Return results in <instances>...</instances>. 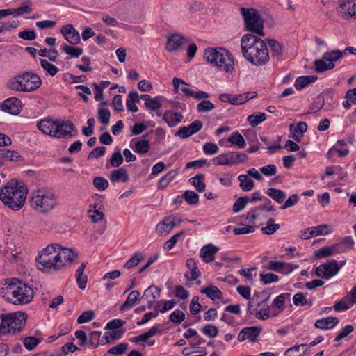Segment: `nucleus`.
Returning <instances> with one entry per match:
<instances>
[{"label":"nucleus","instance_id":"obj_60","mask_svg":"<svg viewBox=\"0 0 356 356\" xmlns=\"http://www.w3.org/2000/svg\"><path fill=\"white\" fill-rule=\"evenodd\" d=\"M101 337V332L98 331H94L88 335V346L96 348L99 345V341Z\"/></svg>","mask_w":356,"mask_h":356},{"label":"nucleus","instance_id":"obj_57","mask_svg":"<svg viewBox=\"0 0 356 356\" xmlns=\"http://www.w3.org/2000/svg\"><path fill=\"white\" fill-rule=\"evenodd\" d=\"M328 228V225H320L316 227H313L310 228V235L314 236L325 235L327 234L329 232L327 230Z\"/></svg>","mask_w":356,"mask_h":356},{"label":"nucleus","instance_id":"obj_50","mask_svg":"<svg viewBox=\"0 0 356 356\" xmlns=\"http://www.w3.org/2000/svg\"><path fill=\"white\" fill-rule=\"evenodd\" d=\"M0 158L8 160L10 161H19L22 156L15 151L3 150L0 152Z\"/></svg>","mask_w":356,"mask_h":356},{"label":"nucleus","instance_id":"obj_45","mask_svg":"<svg viewBox=\"0 0 356 356\" xmlns=\"http://www.w3.org/2000/svg\"><path fill=\"white\" fill-rule=\"evenodd\" d=\"M230 155L232 153L229 152L220 154L213 159V163L217 165H232Z\"/></svg>","mask_w":356,"mask_h":356},{"label":"nucleus","instance_id":"obj_19","mask_svg":"<svg viewBox=\"0 0 356 356\" xmlns=\"http://www.w3.org/2000/svg\"><path fill=\"white\" fill-rule=\"evenodd\" d=\"M307 125L305 122H300L296 125L291 124L289 126V138H291L299 143L300 142L304 134L307 131Z\"/></svg>","mask_w":356,"mask_h":356},{"label":"nucleus","instance_id":"obj_10","mask_svg":"<svg viewBox=\"0 0 356 356\" xmlns=\"http://www.w3.org/2000/svg\"><path fill=\"white\" fill-rule=\"evenodd\" d=\"M54 137L56 138L68 139L77 134V129L70 120L63 121L57 120Z\"/></svg>","mask_w":356,"mask_h":356},{"label":"nucleus","instance_id":"obj_64","mask_svg":"<svg viewBox=\"0 0 356 356\" xmlns=\"http://www.w3.org/2000/svg\"><path fill=\"white\" fill-rule=\"evenodd\" d=\"M110 111L106 108H99L98 111V119L103 124H107L110 120Z\"/></svg>","mask_w":356,"mask_h":356},{"label":"nucleus","instance_id":"obj_55","mask_svg":"<svg viewBox=\"0 0 356 356\" xmlns=\"http://www.w3.org/2000/svg\"><path fill=\"white\" fill-rule=\"evenodd\" d=\"M40 65L42 67L44 68L51 76H55L58 72V68L54 65L48 62L47 60L41 59Z\"/></svg>","mask_w":356,"mask_h":356},{"label":"nucleus","instance_id":"obj_29","mask_svg":"<svg viewBox=\"0 0 356 356\" xmlns=\"http://www.w3.org/2000/svg\"><path fill=\"white\" fill-rule=\"evenodd\" d=\"M183 115L179 112H173L168 111L164 113L163 115V120L168 124L169 127H174L177 123L181 121Z\"/></svg>","mask_w":356,"mask_h":356},{"label":"nucleus","instance_id":"obj_28","mask_svg":"<svg viewBox=\"0 0 356 356\" xmlns=\"http://www.w3.org/2000/svg\"><path fill=\"white\" fill-rule=\"evenodd\" d=\"M110 181L112 183H117L122 181L127 182L129 177L127 170L124 168H120L117 170H113L109 176Z\"/></svg>","mask_w":356,"mask_h":356},{"label":"nucleus","instance_id":"obj_31","mask_svg":"<svg viewBox=\"0 0 356 356\" xmlns=\"http://www.w3.org/2000/svg\"><path fill=\"white\" fill-rule=\"evenodd\" d=\"M266 45L268 44L270 48L272 56L280 58L283 54V47L282 44L275 39L267 38L265 40Z\"/></svg>","mask_w":356,"mask_h":356},{"label":"nucleus","instance_id":"obj_14","mask_svg":"<svg viewBox=\"0 0 356 356\" xmlns=\"http://www.w3.org/2000/svg\"><path fill=\"white\" fill-rule=\"evenodd\" d=\"M20 76L23 86L29 88L27 92L35 91L41 86V79L36 74L26 72Z\"/></svg>","mask_w":356,"mask_h":356},{"label":"nucleus","instance_id":"obj_51","mask_svg":"<svg viewBox=\"0 0 356 356\" xmlns=\"http://www.w3.org/2000/svg\"><path fill=\"white\" fill-rule=\"evenodd\" d=\"M63 51L71 57L78 58L83 54V49L79 47H74L65 44L62 47Z\"/></svg>","mask_w":356,"mask_h":356},{"label":"nucleus","instance_id":"obj_6","mask_svg":"<svg viewBox=\"0 0 356 356\" xmlns=\"http://www.w3.org/2000/svg\"><path fill=\"white\" fill-rule=\"evenodd\" d=\"M31 205L38 212L47 213L58 205V200L53 191L40 188L31 193Z\"/></svg>","mask_w":356,"mask_h":356},{"label":"nucleus","instance_id":"obj_21","mask_svg":"<svg viewBox=\"0 0 356 356\" xmlns=\"http://www.w3.org/2000/svg\"><path fill=\"white\" fill-rule=\"evenodd\" d=\"M177 225L175 221V216H170L165 217L161 222H159L156 227V232L159 234H167L170 230Z\"/></svg>","mask_w":356,"mask_h":356},{"label":"nucleus","instance_id":"obj_63","mask_svg":"<svg viewBox=\"0 0 356 356\" xmlns=\"http://www.w3.org/2000/svg\"><path fill=\"white\" fill-rule=\"evenodd\" d=\"M202 305L199 303L198 296H194L189 305L190 312L193 315H195L201 310Z\"/></svg>","mask_w":356,"mask_h":356},{"label":"nucleus","instance_id":"obj_23","mask_svg":"<svg viewBox=\"0 0 356 356\" xmlns=\"http://www.w3.org/2000/svg\"><path fill=\"white\" fill-rule=\"evenodd\" d=\"M57 120L43 119L37 123V127L44 134L54 137Z\"/></svg>","mask_w":356,"mask_h":356},{"label":"nucleus","instance_id":"obj_35","mask_svg":"<svg viewBox=\"0 0 356 356\" xmlns=\"http://www.w3.org/2000/svg\"><path fill=\"white\" fill-rule=\"evenodd\" d=\"M257 306L260 307L259 310H256L255 317L258 319L266 320L269 318V307L267 305V300H263L261 302H257Z\"/></svg>","mask_w":356,"mask_h":356},{"label":"nucleus","instance_id":"obj_49","mask_svg":"<svg viewBox=\"0 0 356 356\" xmlns=\"http://www.w3.org/2000/svg\"><path fill=\"white\" fill-rule=\"evenodd\" d=\"M227 140L232 145H237L241 148H243L245 146V141L242 135L238 132L232 134Z\"/></svg>","mask_w":356,"mask_h":356},{"label":"nucleus","instance_id":"obj_26","mask_svg":"<svg viewBox=\"0 0 356 356\" xmlns=\"http://www.w3.org/2000/svg\"><path fill=\"white\" fill-rule=\"evenodd\" d=\"M141 298L138 291L134 290L129 293L125 302L120 306V311L122 312L133 307Z\"/></svg>","mask_w":356,"mask_h":356},{"label":"nucleus","instance_id":"obj_62","mask_svg":"<svg viewBox=\"0 0 356 356\" xmlns=\"http://www.w3.org/2000/svg\"><path fill=\"white\" fill-rule=\"evenodd\" d=\"M123 162V157L120 152H114L110 159L111 167H119Z\"/></svg>","mask_w":356,"mask_h":356},{"label":"nucleus","instance_id":"obj_40","mask_svg":"<svg viewBox=\"0 0 356 356\" xmlns=\"http://www.w3.org/2000/svg\"><path fill=\"white\" fill-rule=\"evenodd\" d=\"M139 100V96L136 92H130L128 95V99L127 100V109L131 112H137L138 107L136 106V103Z\"/></svg>","mask_w":356,"mask_h":356},{"label":"nucleus","instance_id":"obj_4","mask_svg":"<svg viewBox=\"0 0 356 356\" xmlns=\"http://www.w3.org/2000/svg\"><path fill=\"white\" fill-rule=\"evenodd\" d=\"M28 194L26 185L15 179L10 180L0 188V200L13 211H19L25 204Z\"/></svg>","mask_w":356,"mask_h":356},{"label":"nucleus","instance_id":"obj_59","mask_svg":"<svg viewBox=\"0 0 356 356\" xmlns=\"http://www.w3.org/2000/svg\"><path fill=\"white\" fill-rule=\"evenodd\" d=\"M184 232L181 231L172 236L169 240H168L164 244V249L167 251L170 250L177 243L180 236L184 234Z\"/></svg>","mask_w":356,"mask_h":356},{"label":"nucleus","instance_id":"obj_48","mask_svg":"<svg viewBox=\"0 0 356 356\" xmlns=\"http://www.w3.org/2000/svg\"><path fill=\"white\" fill-rule=\"evenodd\" d=\"M162 99L160 96L153 97L149 102H145V106L149 110L157 111L162 106Z\"/></svg>","mask_w":356,"mask_h":356},{"label":"nucleus","instance_id":"obj_32","mask_svg":"<svg viewBox=\"0 0 356 356\" xmlns=\"http://www.w3.org/2000/svg\"><path fill=\"white\" fill-rule=\"evenodd\" d=\"M307 346L306 343L294 346L287 349L284 356H304L308 350Z\"/></svg>","mask_w":356,"mask_h":356},{"label":"nucleus","instance_id":"obj_18","mask_svg":"<svg viewBox=\"0 0 356 356\" xmlns=\"http://www.w3.org/2000/svg\"><path fill=\"white\" fill-rule=\"evenodd\" d=\"M161 294V289L154 285L149 286L146 289L141 298L146 300L147 302V308L151 309L154 303L159 298Z\"/></svg>","mask_w":356,"mask_h":356},{"label":"nucleus","instance_id":"obj_47","mask_svg":"<svg viewBox=\"0 0 356 356\" xmlns=\"http://www.w3.org/2000/svg\"><path fill=\"white\" fill-rule=\"evenodd\" d=\"M182 197L184 198L185 201L191 205H195L199 202V195L197 193L194 192L193 191L187 190L186 191Z\"/></svg>","mask_w":356,"mask_h":356},{"label":"nucleus","instance_id":"obj_61","mask_svg":"<svg viewBox=\"0 0 356 356\" xmlns=\"http://www.w3.org/2000/svg\"><path fill=\"white\" fill-rule=\"evenodd\" d=\"M202 332L204 334L207 335L209 337L213 338L216 337L218 334V329L216 326L207 324L204 325L202 328Z\"/></svg>","mask_w":356,"mask_h":356},{"label":"nucleus","instance_id":"obj_7","mask_svg":"<svg viewBox=\"0 0 356 356\" xmlns=\"http://www.w3.org/2000/svg\"><path fill=\"white\" fill-rule=\"evenodd\" d=\"M204 58L209 63L226 72H232L234 63L232 56L224 49H207Z\"/></svg>","mask_w":356,"mask_h":356},{"label":"nucleus","instance_id":"obj_24","mask_svg":"<svg viewBox=\"0 0 356 356\" xmlns=\"http://www.w3.org/2000/svg\"><path fill=\"white\" fill-rule=\"evenodd\" d=\"M0 252L6 255L8 254H10V258H9L10 261H17L19 259V255L21 253L17 252L16 245L14 242L7 241L5 244L4 247L1 246Z\"/></svg>","mask_w":356,"mask_h":356},{"label":"nucleus","instance_id":"obj_42","mask_svg":"<svg viewBox=\"0 0 356 356\" xmlns=\"http://www.w3.org/2000/svg\"><path fill=\"white\" fill-rule=\"evenodd\" d=\"M266 115L264 113L258 112L257 113L252 114L248 117V121L251 127H255L259 124L265 121Z\"/></svg>","mask_w":356,"mask_h":356},{"label":"nucleus","instance_id":"obj_5","mask_svg":"<svg viewBox=\"0 0 356 356\" xmlns=\"http://www.w3.org/2000/svg\"><path fill=\"white\" fill-rule=\"evenodd\" d=\"M28 315L23 312H16L0 315V336L6 334L20 333L26 325Z\"/></svg>","mask_w":356,"mask_h":356},{"label":"nucleus","instance_id":"obj_12","mask_svg":"<svg viewBox=\"0 0 356 356\" xmlns=\"http://www.w3.org/2000/svg\"><path fill=\"white\" fill-rule=\"evenodd\" d=\"M186 43H188V39L186 37L179 33H173L168 37L165 49L168 52L177 51Z\"/></svg>","mask_w":356,"mask_h":356},{"label":"nucleus","instance_id":"obj_33","mask_svg":"<svg viewBox=\"0 0 356 356\" xmlns=\"http://www.w3.org/2000/svg\"><path fill=\"white\" fill-rule=\"evenodd\" d=\"M189 182L198 192L202 193L205 191L204 175L197 174L195 177L190 178Z\"/></svg>","mask_w":356,"mask_h":356},{"label":"nucleus","instance_id":"obj_13","mask_svg":"<svg viewBox=\"0 0 356 356\" xmlns=\"http://www.w3.org/2000/svg\"><path fill=\"white\" fill-rule=\"evenodd\" d=\"M203 127V123L200 120H195L187 127H181L175 133V136L185 139L200 131Z\"/></svg>","mask_w":356,"mask_h":356},{"label":"nucleus","instance_id":"obj_20","mask_svg":"<svg viewBox=\"0 0 356 356\" xmlns=\"http://www.w3.org/2000/svg\"><path fill=\"white\" fill-rule=\"evenodd\" d=\"M340 8L346 10L342 15L343 19H356V0H343Z\"/></svg>","mask_w":356,"mask_h":356},{"label":"nucleus","instance_id":"obj_3","mask_svg":"<svg viewBox=\"0 0 356 356\" xmlns=\"http://www.w3.org/2000/svg\"><path fill=\"white\" fill-rule=\"evenodd\" d=\"M33 296L32 288L17 278L5 279L0 284V297L9 303L26 305L33 300Z\"/></svg>","mask_w":356,"mask_h":356},{"label":"nucleus","instance_id":"obj_37","mask_svg":"<svg viewBox=\"0 0 356 356\" xmlns=\"http://www.w3.org/2000/svg\"><path fill=\"white\" fill-rule=\"evenodd\" d=\"M267 194L278 204H282L286 197L284 191L274 188H268L267 190Z\"/></svg>","mask_w":356,"mask_h":356},{"label":"nucleus","instance_id":"obj_53","mask_svg":"<svg viewBox=\"0 0 356 356\" xmlns=\"http://www.w3.org/2000/svg\"><path fill=\"white\" fill-rule=\"evenodd\" d=\"M293 304L296 306H304L307 305L309 306H312V301H307L306 300L305 296L302 293H296L293 297Z\"/></svg>","mask_w":356,"mask_h":356},{"label":"nucleus","instance_id":"obj_34","mask_svg":"<svg viewBox=\"0 0 356 356\" xmlns=\"http://www.w3.org/2000/svg\"><path fill=\"white\" fill-rule=\"evenodd\" d=\"M317 80V76L315 75L302 76L296 79L295 82V87L297 90H301L311 83Z\"/></svg>","mask_w":356,"mask_h":356},{"label":"nucleus","instance_id":"obj_38","mask_svg":"<svg viewBox=\"0 0 356 356\" xmlns=\"http://www.w3.org/2000/svg\"><path fill=\"white\" fill-rule=\"evenodd\" d=\"M172 83L176 91L178 90L179 86L181 84L184 86V87L181 88L180 90L186 96L191 97L192 95H193V91L187 88L188 84L184 80L175 77L172 79Z\"/></svg>","mask_w":356,"mask_h":356},{"label":"nucleus","instance_id":"obj_52","mask_svg":"<svg viewBox=\"0 0 356 356\" xmlns=\"http://www.w3.org/2000/svg\"><path fill=\"white\" fill-rule=\"evenodd\" d=\"M229 152L232 153V155H230V159L232 160V165L238 163L245 162L248 160V155L244 153L235 152Z\"/></svg>","mask_w":356,"mask_h":356},{"label":"nucleus","instance_id":"obj_11","mask_svg":"<svg viewBox=\"0 0 356 356\" xmlns=\"http://www.w3.org/2000/svg\"><path fill=\"white\" fill-rule=\"evenodd\" d=\"M340 270V266L336 260L323 264L316 268L315 274L321 278L329 280L335 275Z\"/></svg>","mask_w":356,"mask_h":356},{"label":"nucleus","instance_id":"obj_46","mask_svg":"<svg viewBox=\"0 0 356 356\" xmlns=\"http://www.w3.org/2000/svg\"><path fill=\"white\" fill-rule=\"evenodd\" d=\"M134 149L138 154L147 153L150 149L149 143L147 140H138L136 143Z\"/></svg>","mask_w":356,"mask_h":356},{"label":"nucleus","instance_id":"obj_39","mask_svg":"<svg viewBox=\"0 0 356 356\" xmlns=\"http://www.w3.org/2000/svg\"><path fill=\"white\" fill-rule=\"evenodd\" d=\"M240 187L243 191H250L254 187V182L246 175H241L238 177Z\"/></svg>","mask_w":356,"mask_h":356},{"label":"nucleus","instance_id":"obj_30","mask_svg":"<svg viewBox=\"0 0 356 356\" xmlns=\"http://www.w3.org/2000/svg\"><path fill=\"white\" fill-rule=\"evenodd\" d=\"M11 9L13 17H17L31 13L33 10V3L31 0H25L19 8Z\"/></svg>","mask_w":356,"mask_h":356},{"label":"nucleus","instance_id":"obj_43","mask_svg":"<svg viewBox=\"0 0 356 356\" xmlns=\"http://www.w3.org/2000/svg\"><path fill=\"white\" fill-rule=\"evenodd\" d=\"M280 229V225L275 223L273 218H269L266 222V225L261 228L263 234L271 235Z\"/></svg>","mask_w":356,"mask_h":356},{"label":"nucleus","instance_id":"obj_41","mask_svg":"<svg viewBox=\"0 0 356 356\" xmlns=\"http://www.w3.org/2000/svg\"><path fill=\"white\" fill-rule=\"evenodd\" d=\"M143 259V253L137 252L124 264L123 267L126 269L134 268L137 266Z\"/></svg>","mask_w":356,"mask_h":356},{"label":"nucleus","instance_id":"obj_9","mask_svg":"<svg viewBox=\"0 0 356 356\" xmlns=\"http://www.w3.org/2000/svg\"><path fill=\"white\" fill-rule=\"evenodd\" d=\"M240 13L243 17L246 31L257 34V36H264V22L257 10L254 8H241Z\"/></svg>","mask_w":356,"mask_h":356},{"label":"nucleus","instance_id":"obj_54","mask_svg":"<svg viewBox=\"0 0 356 356\" xmlns=\"http://www.w3.org/2000/svg\"><path fill=\"white\" fill-rule=\"evenodd\" d=\"M215 108V105L209 100H202L197 105V111L199 113L209 112Z\"/></svg>","mask_w":356,"mask_h":356},{"label":"nucleus","instance_id":"obj_44","mask_svg":"<svg viewBox=\"0 0 356 356\" xmlns=\"http://www.w3.org/2000/svg\"><path fill=\"white\" fill-rule=\"evenodd\" d=\"M158 326H153L147 332L135 337L131 341L133 342L138 343L139 341H146L149 338L153 337L158 332Z\"/></svg>","mask_w":356,"mask_h":356},{"label":"nucleus","instance_id":"obj_36","mask_svg":"<svg viewBox=\"0 0 356 356\" xmlns=\"http://www.w3.org/2000/svg\"><path fill=\"white\" fill-rule=\"evenodd\" d=\"M201 293L207 295V296L212 300H220L222 298L220 290L215 286L202 289Z\"/></svg>","mask_w":356,"mask_h":356},{"label":"nucleus","instance_id":"obj_16","mask_svg":"<svg viewBox=\"0 0 356 356\" xmlns=\"http://www.w3.org/2000/svg\"><path fill=\"white\" fill-rule=\"evenodd\" d=\"M261 332V328L260 327L252 326L245 327L240 331L238 340L239 341H243L245 339H248L251 342H255Z\"/></svg>","mask_w":356,"mask_h":356},{"label":"nucleus","instance_id":"obj_15","mask_svg":"<svg viewBox=\"0 0 356 356\" xmlns=\"http://www.w3.org/2000/svg\"><path fill=\"white\" fill-rule=\"evenodd\" d=\"M60 32L63 35L65 39L71 44H77L81 41L79 32L71 24L63 26L60 30Z\"/></svg>","mask_w":356,"mask_h":356},{"label":"nucleus","instance_id":"obj_27","mask_svg":"<svg viewBox=\"0 0 356 356\" xmlns=\"http://www.w3.org/2000/svg\"><path fill=\"white\" fill-rule=\"evenodd\" d=\"M6 87L13 91L27 92L29 88L23 86L20 74L10 79L6 83Z\"/></svg>","mask_w":356,"mask_h":356},{"label":"nucleus","instance_id":"obj_1","mask_svg":"<svg viewBox=\"0 0 356 356\" xmlns=\"http://www.w3.org/2000/svg\"><path fill=\"white\" fill-rule=\"evenodd\" d=\"M78 258V254L72 248L51 243L43 248L35 258L38 270L48 273L64 269Z\"/></svg>","mask_w":356,"mask_h":356},{"label":"nucleus","instance_id":"obj_17","mask_svg":"<svg viewBox=\"0 0 356 356\" xmlns=\"http://www.w3.org/2000/svg\"><path fill=\"white\" fill-rule=\"evenodd\" d=\"M3 111L16 115L22 109V102L16 97H10L3 102L1 106Z\"/></svg>","mask_w":356,"mask_h":356},{"label":"nucleus","instance_id":"obj_58","mask_svg":"<svg viewBox=\"0 0 356 356\" xmlns=\"http://www.w3.org/2000/svg\"><path fill=\"white\" fill-rule=\"evenodd\" d=\"M250 198L248 196L241 197L238 198L233 205V211L234 213L239 212L246 206Z\"/></svg>","mask_w":356,"mask_h":356},{"label":"nucleus","instance_id":"obj_8","mask_svg":"<svg viewBox=\"0 0 356 356\" xmlns=\"http://www.w3.org/2000/svg\"><path fill=\"white\" fill-rule=\"evenodd\" d=\"M348 54L356 55V48L348 47L343 51L337 49L324 53L321 59L314 61L315 71L318 73H321L333 69L334 67V62L339 60L343 55Z\"/></svg>","mask_w":356,"mask_h":356},{"label":"nucleus","instance_id":"obj_56","mask_svg":"<svg viewBox=\"0 0 356 356\" xmlns=\"http://www.w3.org/2000/svg\"><path fill=\"white\" fill-rule=\"evenodd\" d=\"M278 280L279 277L276 274L272 273L260 274V281L264 284H268L273 282H276Z\"/></svg>","mask_w":356,"mask_h":356},{"label":"nucleus","instance_id":"obj_22","mask_svg":"<svg viewBox=\"0 0 356 356\" xmlns=\"http://www.w3.org/2000/svg\"><path fill=\"white\" fill-rule=\"evenodd\" d=\"M218 248L210 243L204 245L200 252V256L205 263H210L215 259V254L218 251Z\"/></svg>","mask_w":356,"mask_h":356},{"label":"nucleus","instance_id":"obj_2","mask_svg":"<svg viewBox=\"0 0 356 356\" xmlns=\"http://www.w3.org/2000/svg\"><path fill=\"white\" fill-rule=\"evenodd\" d=\"M241 51L245 60L254 66H264L270 60L266 42L256 35L245 34L242 37Z\"/></svg>","mask_w":356,"mask_h":356},{"label":"nucleus","instance_id":"obj_25","mask_svg":"<svg viewBox=\"0 0 356 356\" xmlns=\"http://www.w3.org/2000/svg\"><path fill=\"white\" fill-rule=\"evenodd\" d=\"M338 323L339 319L337 317L330 316L317 320L314 323V327L321 330H330Z\"/></svg>","mask_w":356,"mask_h":356}]
</instances>
